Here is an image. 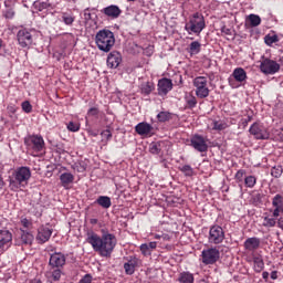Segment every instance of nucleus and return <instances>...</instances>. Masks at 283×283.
Wrapping results in <instances>:
<instances>
[{"mask_svg": "<svg viewBox=\"0 0 283 283\" xmlns=\"http://www.w3.org/2000/svg\"><path fill=\"white\" fill-rule=\"evenodd\" d=\"M103 14L109 17L111 19H118L123 12L120 8L116 4H111L102 10Z\"/></svg>", "mask_w": 283, "mask_h": 283, "instance_id": "nucleus-20", "label": "nucleus"}, {"mask_svg": "<svg viewBox=\"0 0 283 283\" xmlns=\"http://www.w3.org/2000/svg\"><path fill=\"white\" fill-rule=\"evenodd\" d=\"M272 206L274 207V210L272 212L273 218H279L280 213L283 212V197H282V195H276L272 199Z\"/></svg>", "mask_w": 283, "mask_h": 283, "instance_id": "nucleus-18", "label": "nucleus"}, {"mask_svg": "<svg viewBox=\"0 0 283 283\" xmlns=\"http://www.w3.org/2000/svg\"><path fill=\"white\" fill-rule=\"evenodd\" d=\"M50 6H52V4H50V2H48V1H45V2L35 1L33 3V8L35 10H39V12H43V10H48V8H50Z\"/></svg>", "mask_w": 283, "mask_h": 283, "instance_id": "nucleus-35", "label": "nucleus"}, {"mask_svg": "<svg viewBox=\"0 0 283 283\" xmlns=\"http://www.w3.org/2000/svg\"><path fill=\"white\" fill-rule=\"evenodd\" d=\"M88 116H98V108L92 107L87 112Z\"/></svg>", "mask_w": 283, "mask_h": 283, "instance_id": "nucleus-53", "label": "nucleus"}, {"mask_svg": "<svg viewBox=\"0 0 283 283\" xmlns=\"http://www.w3.org/2000/svg\"><path fill=\"white\" fill-rule=\"evenodd\" d=\"M161 240L164 242H170L171 241V235L167 234V233H163L161 234Z\"/></svg>", "mask_w": 283, "mask_h": 283, "instance_id": "nucleus-56", "label": "nucleus"}, {"mask_svg": "<svg viewBox=\"0 0 283 283\" xmlns=\"http://www.w3.org/2000/svg\"><path fill=\"white\" fill-rule=\"evenodd\" d=\"M21 107L25 112V114H31V112H32V104H30L29 101L22 102Z\"/></svg>", "mask_w": 283, "mask_h": 283, "instance_id": "nucleus-43", "label": "nucleus"}, {"mask_svg": "<svg viewBox=\"0 0 283 283\" xmlns=\"http://www.w3.org/2000/svg\"><path fill=\"white\" fill-rule=\"evenodd\" d=\"M224 229L220 226H212L209 230L208 242L209 244H222L224 242Z\"/></svg>", "mask_w": 283, "mask_h": 283, "instance_id": "nucleus-8", "label": "nucleus"}, {"mask_svg": "<svg viewBox=\"0 0 283 283\" xmlns=\"http://www.w3.org/2000/svg\"><path fill=\"white\" fill-rule=\"evenodd\" d=\"M31 283H43V282H41V280H39V279H33V280L31 281Z\"/></svg>", "mask_w": 283, "mask_h": 283, "instance_id": "nucleus-64", "label": "nucleus"}, {"mask_svg": "<svg viewBox=\"0 0 283 283\" xmlns=\"http://www.w3.org/2000/svg\"><path fill=\"white\" fill-rule=\"evenodd\" d=\"M271 280H277V271L271 272Z\"/></svg>", "mask_w": 283, "mask_h": 283, "instance_id": "nucleus-61", "label": "nucleus"}, {"mask_svg": "<svg viewBox=\"0 0 283 283\" xmlns=\"http://www.w3.org/2000/svg\"><path fill=\"white\" fill-rule=\"evenodd\" d=\"M144 54L146 56H151L154 54V45H148L146 49H144Z\"/></svg>", "mask_w": 283, "mask_h": 283, "instance_id": "nucleus-50", "label": "nucleus"}, {"mask_svg": "<svg viewBox=\"0 0 283 283\" xmlns=\"http://www.w3.org/2000/svg\"><path fill=\"white\" fill-rule=\"evenodd\" d=\"M248 21H249L251 28H258V25H260V23H262V18H260V15H258V14L251 13L250 15H248Z\"/></svg>", "mask_w": 283, "mask_h": 283, "instance_id": "nucleus-30", "label": "nucleus"}, {"mask_svg": "<svg viewBox=\"0 0 283 283\" xmlns=\"http://www.w3.org/2000/svg\"><path fill=\"white\" fill-rule=\"evenodd\" d=\"M280 41V38H277V34H266L264 36V43L268 45H272L273 43H277Z\"/></svg>", "mask_w": 283, "mask_h": 283, "instance_id": "nucleus-36", "label": "nucleus"}, {"mask_svg": "<svg viewBox=\"0 0 283 283\" xmlns=\"http://www.w3.org/2000/svg\"><path fill=\"white\" fill-rule=\"evenodd\" d=\"M250 134L255 138V140H269L271 138V133L260 123H254L250 129Z\"/></svg>", "mask_w": 283, "mask_h": 283, "instance_id": "nucleus-7", "label": "nucleus"}, {"mask_svg": "<svg viewBox=\"0 0 283 283\" xmlns=\"http://www.w3.org/2000/svg\"><path fill=\"white\" fill-rule=\"evenodd\" d=\"M282 166H274L271 169V176H273V178H280V176H282Z\"/></svg>", "mask_w": 283, "mask_h": 283, "instance_id": "nucleus-39", "label": "nucleus"}, {"mask_svg": "<svg viewBox=\"0 0 283 283\" xmlns=\"http://www.w3.org/2000/svg\"><path fill=\"white\" fill-rule=\"evenodd\" d=\"M12 244V233L9 230H0V253H3Z\"/></svg>", "mask_w": 283, "mask_h": 283, "instance_id": "nucleus-16", "label": "nucleus"}, {"mask_svg": "<svg viewBox=\"0 0 283 283\" xmlns=\"http://www.w3.org/2000/svg\"><path fill=\"white\" fill-rule=\"evenodd\" d=\"M157 120L159 123H167L168 120H171V113L170 112H160L157 114Z\"/></svg>", "mask_w": 283, "mask_h": 283, "instance_id": "nucleus-33", "label": "nucleus"}, {"mask_svg": "<svg viewBox=\"0 0 283 283\" xmlns=\"http://www.w3.org/2000/svg\"><path fill=\"white\" fill-rule=\"evenodd\" d=\"M128 264L133 265L136 269V266H140L143 262L140 261V259L136 256H132L130 260L128 261Z\"/></svg>", "mask_w": 283, "mask_h": 283, "instance_id": "nucleus-46", "label": "nucleus"}, {"mask_svg": "<svg viewBox=\"0 0 283 283\" xmlns=\"http://www.w3.org/2000/svg\"><path fill=\"white\" fill-rule=\"evenodd\" d=\"M69 132H78L81 129V125L78 123L70 122L67 124Z\"/></svg>", "mask_w": 283, "mask_h": 283, "instance_id": "nucleus-45", "label": "nucleus"}, {"mask_svg": "<svg viewBox=\"0 0 283 283\" xmlns=\"http://www.w3.org/2000/svg\"><path fill=\"white\" fill-rule=\"evenodd\" d=\"M95 202L103 209H109L112 207V199L107 196H99Z\"/></svg>", "mask_w": 283, "mask_h": 283, "instance_id": "nucleus-25", "label": "nucleus"}, {"mask_svg": "<svg viewBox=\"0 0 283 283\" xmlns=\"http://www.w3.org/2000/svg\"><path fill=\"white\" fill-rule=\"evenodd\" d=\"M156 90V86L154 85V82H145L140 86L142 94H145V96H149V94Z\"/></svg>", "mask_w": 283, "mask_h": 283, "instance_id": "nucleus-28", "label": "nucleus"}, {"mask_svg": "<svg viewBox=\"0 0 283 283\" xmlns=\"http://www.w3.org/2000/svg\"><path fill=\"white\" fill-rule=\"evenodd\" d=\"M27 147L33 149V151H43L45 149V140L41 135H31L24 139Z\"/></svg>", "mask_w": 283, "mask_h": 283, "instance_id": "nucleus-10", "label": "nucleus"}, {"mask_svg": "<svg viewBox=\"0 0 283 283\" xmlns=\"http://www.w3.org/2000/svg\"><path fill=\"white\" fill-rule=\"evenodd\" d=\"M61 275H63L61 268H51L50 271L45 273V276L51 282H59L61 280Z\"/></svg>", "mask_w": 283, "mask_h": 283, "instance_id": "nucleus-22", "label": "nucleus"}, {"mask_svg": "<svg viewBox=\"0 0 283 283\" xmlns=\"http://www.w3.org/2000/svg\"><path fill=\"white\" fill-rule=\"evenodd\" d=\"M260 70L262 74L265 75L277 74V72H280V63H276L274 60H271L269 57H262Z\"/></svg>", "mask_w": 283, "mask_h": 283, "instance_id": "nucleus-6", "label": "nucleus"}, {"mask_svg": "<svg viewBox=\"0 0 283 283\" xmlns=\"http://www.w3.org/2000/svg\"><path fill=\"white\" fill-rule=\"evenodd\" d=\"M6 187V180H3V176L0 175V191Z\"/></svg>", "mask_w": 283, "mask_h": 283, "instance_id": "nucleus-59", "label": "nucleus"}, {"mask_svg": "<svg viewBox=\"0 0 283 283\" xmlns=\"http://www.w3.org/2000/svg\"><path fill=\"white\" fill-rule=\"evenodd\" d=\"M209 80L207 76H197L192 81V85L196 88L195 94L197 98H208L210 90L208 86Z\"/></svg>", "mask_w": 283, "mask_h": 283, "instance_id": "nucleus-5", "label": "nucleus"}, {"mask_svg": "<svg viewBox=\"0 0 283 283\" xmlns=\"http://www.w3.org/2000/svg\"><path fill=\"white\" fill-rule=\"evenodd\" d=\"M190 145L196 151H200L201 154L209 149L207 139L202 135H193L190 139Z\"/></svg>", "mask_w": 283, "mask_h": 283, "instance_id": "nucleus-12", "label": "nucleus"}, {"mask_svg": "<svg viewBox=\"0 0 283 283\" xmlns=\"http://www.w3.org/2000/svg\"><path fill=\"white\" fill-rule=\"evenodd\" d=\"M149 151L150 154H155V155L160 154V145H158L157 143L150 144Z\"/></svg>", "mask_w": 283, "mask_h": 283, "instance_id": "nucleus-44", "label": "nucleus"}, {"mask_svg": "<svg viewBox=\"0 0 283 283\" xmlns=\"http://www.w3.org/2000/svg\"><path fill=\"white\" fill-rule=\"evenodd\" d=\"M86 242L91 244L92 249L96 251V253H99L102 258H109L117 244L116 235L105 232V230H103L102 237L94 231H88L86 233Z\"/></svg>", "mask_w": 283, "mask_h": 283, "instance_id": "nucleus-1", "label": "nucleus"}, {"mask_svg": "<svg viewBox=\"0 0 283 283\" xmlns=\"http://www.w3.org/2000/svg\"><path fill=\"white\" fill-rule=\"evenodd\" d=\"M147 245L150 251H154V249H156V247H158V243L156 241H153V242H149Z\"/></svg>", "mask_w": 283, "mask_h": 283, "instance_id": "nucleus-57", "label": "nucleus"}, {"mask_svg": "<svg viewBox=\"0 0 283 283\" xmlns=\"http://www.w3.org/2000/svg\"><path fill=\"white\" fill-rule=\"evenodd\" d=\"M84 19L85 21H92V13L87 9L84 11Z\"/></svg>", "mask_w": 283, "mask_h": 283, "instance_id": "nucleus-54", "label": "nucleus"}, {"mask_svg": "<svg viewBox=\"0 0 283 283\" xmlns=\"http://www.w3.org/2000/svg\"><path fill=\"white\" fill-rule=\"evenodd\" d=\"M275 224H277L275 218L264 217L263 227H275Z\"/></svg>", "mask_w": 283, "mask_h": 283, "instance_id": "nucleus-40", "label": "nucleus"}, {"mask_svg": "<svg viewBox=\"0 0 283 283\" xmlns=\"http://www.w3.org/2000/svg\"><path fill=\"white\" fill-rule=\"evenodd\" d=\"M253 264L255 273H262L264 271V260L262 256H253Z\"/></svg>", "mask_w": 283, "mask_h": 283, "instance_id": "nucleus-26", "label": "nucleus"}, {"mask_svg": "<svg viewBox=\"0 0 283 283\" xmlns=\"http://www.w3.org/2000/svg\"><path fill=\"white\" fill-rule=\"evenodd\" d=\"M135 132L139 136H154V126L147 122H142L135 126Z\"/></svg>", "mask_w": 283, "mask_h": 283, "instance_id": "nucleus-17", "label": "nucleus"}, {"mask_svg": "<svg viewBox=\"0 0 283 283\" xmlns=\"http://www.w3.org/2000/svg\"><path fill=\"white\" fill-rule=\"evenodd\" d=\"M78 283H92V276H91V274L84 275V277L81 279V280L78 281Z\"/></svg>", "mask_w": 283, "mask_h": 283, "instance_id": "nucleus-52", "label": "nucleus"}, {"mask_svg": "<svg viewBox=\"0 0 283 283\" xmlns=\"http://www.w3.org/2000/svg\"><path fill=\"white\" fill-rule=\"evenodd\" d=\"M229 127L226 122L223 120H213L212 122V129L214 132H222Z\"/></svg>", "mask_w": 283, "mask_h": 283, "instance_id": "nucleus-32", "label": "nucleus"}, {"mask_svg": "<svg viewBox=\"0 0 283 283\" xmlns=\"http://www.w3.org/2000/svg\"><path fill=\"white\" fill-rule=\"evenodd\" d=\"M21 224H22V227H24V229H30L32 227V222L30 220H28L27 218L21 220Z\"/></svg>", "mask_w": 283, "mask_h": 283, "instance_id": "nucleus-51", "label": "nucleus"}, {"mask_svg": "<svg viewBox=\"0 0 283 283\" xmlns=\"http://www.w3.org/2000/svg\"><path fill=\"white\" fill-rule=\"evenodd\" d=\"M101 136L103 138L102 140H105L107 143V140L112 139V132L109 129L103 130L101 133Z\"/></svg>", "mask_w": 283, "mask_h": 283, "instance_id": "nucleus-48", "label": "nucleus"}, {"mask_svg": "<svg viewBox=\"0 0 283 283\" xmlns=\"http://www.w3.org/2000/svg\"><path fill=\"white\" fill-rule=\"evenodd\" d=\"M244 182H245L247 187H249L250 189H253V187H255V182H258V180L253 176H248V177H245Z\"/></svg>", "mask_w": 283, "mask_h": 283, "instance_id": "nucleus-38", "label": "nucleus"}, {"mask_svg": "<svg viewBox=\"0 0 283 283\" xmlns=\"http://www.w3.org/2000/svg\"><path fill=\"white\" fill-rule=\"evenodd\" d=\"M52 232L53 230L45 227V226H41L38 229V234L35 237V240L39 244H45V242H48L50 240V238H52Z\"/></svg>", "mask_w": 283, "mask_h": 283, "instance_id": "nucleus-15", "label": "nucleus"}, {"mask_svg": "<svg viewBox=\"0 0 283 283\" xmlns=\"http://www.w3.org/2000/svg\"><path fill=\"white\" fill-rule=\"evenodd\" d=\"M60 181L64 189H70V186L74 182V175H72V172H63L60 176Z\"/></svg>", "mask_w": 283, "mask_h": 283, "instance_id": "nucleus-23", "label": "nucleus"}, {"mask_svg": "<svg viewBox=\"0 0 283 283\" xmlns=\"http://www.w3.org/2000/svg\"><path fill=\"white\" fill-rule=\"evenodd\" d=\"M251 120H253L252 116H248V118L242 119L244 126L249 125V123H251Z\"/></svg>", "mask_w": 283, "mask_h": 283, "instance_id": "nucleus-58", "label": "nucleus"}, {"mask_svg": "<svg viewBox=\"0 0 283 283\" xmlns=\"http://www.w3.org/2000/svg\"><path fill=\"white\" fill-rule=\"evenodd\" d=\"M157 87L159 96H167L174 90V82L170 78L164 77L158 81Z\"/></svg>", "mask_w": 283, "mask_h": 283, "instance_id": "nucleus-13", "label": "nucleus"}, {"mask_svg": "<svg viewBox=\"0 0 283 283\" xmlns=\"http://www.w3.org/2000/svg\"><path fill=\"white\" fill-rule=\"evenodd\" d=\"M21 242L22 244H32V242H34V235H32V233L30 232L22 230Z\"/></svg>", "mask_w": 283, "mask_h": 283, "instance_id": "nucleus-31", "label": "nucleus"}, {"mask_svg": "<svg viewBox=\"0 0 283 283\" xmlns=\"http://www.w3.org/2000/svg\"><path fill=\"white\" fill-rule=\"evenodd\" d=\"M17 39L21 48H30L33 43L32 33L28 29H20L17 33Z\"/></svg>", "mask_w": 283, "mask_h": 283, "instance_id": "nucleus-11", "label": "nucleus"}, {"mask_svg": "<svg viewBox=\"0 0 283 283\" xmlns=\"http://www.w3.org/2000/svg\"><path fill=\"white\" fill-rule=\"evenodd\" d=\"M277 228H279V229H282V231H283V218H280V219L277 220Z\"/></svg>", "mask_w": 283, "mask_h": 283, "instance_id": "nucleus-60", "label": "nucleus"}, {"mask_svg": "<svg viewBox=\"0 0 283 283\" xmlns=\"http://www.w3.org/2000/svg\"><path fill=\"white\" fill-rule=\"evenodd\" d=\"M30 178H32V171L29 167H19L17 168L12 176L9 177V187L11 191H19L21 187H28V182H30Z\"/></svg>", "mask_w": 283, "mask_h": 283, "instance_id": "nucleus-2", "label": "nucleus"}, {"mask_svg": "<svg viewBox=\"0 0 283 283\" xmlns=\"http://www.w3.org/2000/svg\"><path fill=\"white\" fill-rule=\"evenodd\" d=\"M205 28H207V24L205 23V15L201 13H193L185 25L188 34H197V36H199Z\"/></svg>", "mask_w": 283, "mask_h": 283, "instance_id": "nucleus-4", "label": "nucleus"}, {"mask_svg": "<svg viewBox=\"0 0 283 283\" xmlns=\"http://www.w3.org/2000/svg\"><path fill=\"white\" fill-rule=\"evenodd\" d=\"M120 61H123V59L120 57V53H118L117 51H113L108 54L107 65L112 70H116V67H118V65H120Z\"/></svg>", "mask_w": 283, "mask_h": 283, "instance_id": "nucleus-21", "label": "nucleus"}, {"mask_svg": "<svg viewBox=\"0 0 283 283\" xmlns=\"http://www.w3.org/2000/svg\"><path fill=\"white\" fill-rule=\"evenodd\" d=\"M7 19H12V17H14V12H7L6 14Z\"/></svg>", "mask_w": 283, "mask_h": 283, "instance_id": "nucleus-62", "label": "nucleus"}, {"mask_svg": "<svg viewBox=\"0 0 283 283\" xmlns=\"http://www.w3.org/2000/svg\"><path fill=\"white\" fill-rule=\"evenodd\" d=\"M222 34H226V36H231V29L223 27L221 29Z\"/></svg>", "mask_w": 283, "mask_h": 283, "instance_id": "nucleus-55", "label": "nucleus"}, {"mask_svg": "<svg viewBox=\"0 0 283 283\" xmlns=\"http://www.w3.org/2000/svg\"><path fill=\"white\" fill-rule=\"evenodd\" d=\"M90 222L91 224H98V219H91Z\"/></svg>", "mask_w": 283, "mask_h": 283, "instance_id": "nucleus-63", "label": "nucleus"}, {"mask_svg": "<svg viewBox=\"0 0 283 283\" xmlns=\"http://www.w3.org/2000/svg\"><path fill=\"white\" fill-rule=\"evenodd\" d=\"M124 269L127 275H134V273L136 272V268L128 262L124 264Z\"/></svg>", "mask_w": 283, "mask_h": 283, "instance_id": "nucleus-42", "label": "nucleus"}, {"mask_svg": "<svg viewBox=\"0 0 283 283\" xmlns=\"http://www.w3.org/2000/svg\"><path fill=\"white\" fill-rule=\"evenodd\" d=\"M180 171H182V174H185V176L191 177L193 176V168H191V166L189 165H185L180 168Z\"/></svg>", "mask_w": 283, "mask_h": 283, "instance_id": "nucleus-41", "label": "nucleus"}, {"mask_svg": "<svg viewBox=\"0 0 283 283\" xmlns=\"http://www.w3.org/2000/svg\"><path fill=\"white\" fill-rule=\"evenodd\" d=\"M62 21L65 25H72L74 23V15L72 13H62Z\"/></svg>", "mask_w": 283, "mask_h": 283, "instance_id": "nucleus-37", "label": "nucleus"}, {"mask_svg": "<svg viewBox=\"0 0 283 283\" xmlns=\"http://www.w3.org/2000/svg\"><path fill=\"white\" fill-rule=\"evenodd\" d=\"M244 176H247V170L240 169V170L235 174V180H238L239 182H242V181L244 180Z\"/></svg>", "mask_w": 283, "mask_h": 283, "instance_id": "nucleus-49", "label": "nucleus"}, {"mask_svg": "<svg viewBox=\"0 0 283 283\" xmlns=\"http://www.w3.org/2000/svg\"><path fill=\"white\" fill-rule=\"evenodd\" d=\"M185 101H186L187 109H193V107H196V105H198V99L196 98V96H193L191 94H186Z\"/></svg>", "mask_w": 283, "mask_h": 283, "instance_id": "nucleus-27", "label": "nucleus"}, {"mask_svg": "<svg viewBox=\"0 0 283 283\" xmlns=\"http://www.w3.org/2000/svg\"><path fill=\"white\" fill-rule=\"evenodd\" d=\"M260 238L258 237H252V238H248L244 243L243 247L245 249V251H250L251 253H253L254 251H258V249H260Z\"/></svg>", "mask_w": 283, "mask_h": 283, "instance_id": "nucleus-19", "label": "nucleus"}, {"mask_svg": "<svg viewBox=\"0 0 283 283\" xmlns=\"http://www.w3.org/2000/svg\"><path fill=\"white\" fill-rule=\"evenodd\" d=\"M95 43L101 52H112L116 44L114 32L107 29L99 30L95 35Z\"/></svg>", "mask_w": 283, "mask_h": 283, "instance_id": "nucleus-3", "label": "nucleus"}, {"mask_svg": "<svg viewBox=\"0 0 283 283\" xmlns=\"http://www.w3.org/2000/svg\"><path fill=\"white\" fill-rule=\"evenodd\" d=\"M49 265L51 269H63V266H65V254L61 252L51 254Z\"/></svg>", "mask_w": 283, "mask_h": 283, "instance_id": "nucleus-14", "label": "nucleus"}, {"mask_svg": "<svg viewBox=\"0 0 283 283\" xmlns=\"http://www.w3.org/2000/svg\"><path fill=\"white\" fill-rule=\"evenodd\" d=\"M178 282H180V283H193L195 277L190 272H181L179 274Z\"/></svg>", "mask_w": 283, "mask_h": 283, "instance_id": "nucleus-29", "label": "nucleus"}, {"mask_svg": "<svg viewBox=\"0 0 283 283\" xmlns=\"http://www.w3.org/2000/svg\"><path fill=\"white\" fill-rule=\"evenodd\" d=\"M232 76L237 83H244L247 81V71L242 67H237L233 70Z\"/></svg>", "mask_w": 283, "mask_h": 283, "instance_id": "nucleus-24", "label": "nucleus"}, {"mask_svg": "<svg viewBox=\"0 0 283 283\" xmlns=\"http://www.w3.org/2000/svg\"><path fill=\"white\" fill-rule=\"evenodd\" d=\"M139 249L143 255H151V250L149 249V245H147V243H143Z\"/></svg>", "mask_w": 283, "mask_h": 283, "instance_id": "nucleus-47", "label": "nucleus"}, {"mask_svg": "<svg viewBox=\"0 0 283 283\" xmlns=\"http://www.w3.org/2000/svg\"><path fill=\"white\" fill-rule=\"evenodd\" d=\"M201 260L203 264H216L220 260V250L218 248H208L202 250Z\"/></svg>", "mask_w": 283, "mask_h": 283, "instance_id": "nucleus-9", "label": "nucleus"}, {"mask_svg": "<svg viewBox=\"0 0 283 283\" xmlns=\"http://www.w3.org/2000/svg\"><path fill=\"white\" fill-rule=\"evenodd\" d=\"M200 48H202V45L200 44V42L193 41V42H191L190 45H189V53H190V54H200Z\"/></svg>", "mask_w": 283, "mask_h": 283, "instance_id": "nucleus-34", "label": "nucleus"}]
</instances>
